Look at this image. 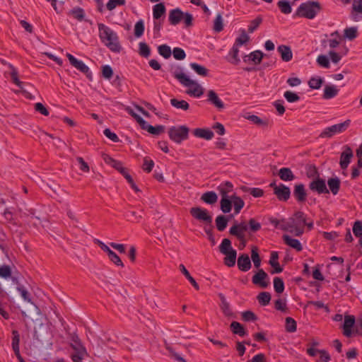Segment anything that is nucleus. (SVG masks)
I'll return each mask as SVG.
<instances>
[{
    "label": "nucleus",
    "mask_w": 362,
    "mask_h": 362,
    "mask_svg": "<svg viewBox=\"0 0 362 362\" xmlns=\"http://www.w3.org/2000/svg\"><path fill=\"white\" fill-rule=\"evenodd\" d=\"M351 124L350 119H346L344 122L334 124L326 127L320 134L321 138H331L336 134H340L345 132Z\"/></svg>",
    "instance_id": "4"
},
{
    "label": "nucleus",
    "mask_w": 362,
    "mask_h": 362,
    "mask_svg": "<svg viewBox=\"0 0 362 362\" xmlns=\"http://www.w3.org/2000/svg\"><path fill=\"white\" fill-rule=\"evenodd\" d=\"M201 200L208 204H214L218 201V196L214 191H208L202 194Z\"/></svg>",
    "instance_id": "24"
},
{
    "label": "nucleus",
    "mask_w": 362,
    "mask_h": 362,
    "mask_svg": "<svg viewBox=\"0 0 362 362\" xmlns=\"http://www.w3.org/2000/svg\"><path fill=\"white\" fill-rule=\"evenodd\" d=\"M317 62L320 66L324 68L328 69L330 66V63L328 57L324 54H321L317 57Z\"/></svg>",
    "instance_id": "61"
},
{
    "label": "nucleus",
    "mask_w": 362,
    "mask_h": 362,
    "mask_svg": "<svg viewBox=\"0 0 362 362\" xmlns=\"http://www.w3.org/2000/svg\"><path fill=\"white\" fill-rule=\"evenodd\" d=\"M189 212L190 214L197 220L209 224L212 223V217L205 209H202L199 206L192 207L190 209Z\"/></svg>",
    "instance_id": "6"
},
{
    "label": "nucleus",
    "mask_w": 362,
    "mask_h": 362,
    "mask_svg": "<svg viewBox=\"0 0 362 362\" xmlns=\"http://www.w3.org/2000/svg\"><path fill=\"white\" fill-rule=\"evenodd\" d=\"M193 134L198 138L210 140L214 137V132L209 129L197 128L194 129Z\"/></svg>",
    "instance_id": "21"
},
{
    "label": "nucleus",
    "mask_w": 362,
    "mask_h": 362,
    "mask_svg": "<svg viewBox=\"0 0 362 362\" xmlns=\"http://www.w3.org/2000/svg\"><path fill=\"white\" fill-rule=\"evenodd\" d=\"M251 259L254 263V266L256 268H259L261 264V259L258 254L257 247L252 248V252H251Z\"/></svg>",
    "instance_id": "56"
},
{
    "label": "nucleus",
    "mask_w": 362,
    "mask_h": 362,
    "mask_svg": "<svg viewBox=\"0 0 362 362\" xmlns=\"http://www.w3.org/2000/svg\"><path fill=\"white\" fill-rule=\"evenodd\" d=\"M247 230V226L245 222H241L239 224H235L229 230L230 235L237 237L240 240L245 238V232Z\"/></svg>",
    "instance_id": "11"
},
{
    "label": "nucleus",
    "mask_w": 362,
    "mask_h": 362,
    "mask_svg": "<svg viewBox=\"0 0 362 362\" xmlns=\"http://www.w3.org/2000/svg\"><path fill=\"white\" fill-rule=\"evenodd\" d=\"M294 218L298 226H305L306 224V218L303 212L297 211L294 214Z\"/></svg>",
    "instance_id": "60"
},
{
    "label": "nucleus",
    "mask_w": 362,
    "mask_h": 362,
    "mask_svg": "<svg viewBox=\"0 0 362 362\" xmlns=\"http://www.w3.org/2000/svg\"><path fill=\"white\" fill-rule=\"evenodd\" d=\"M250 40V37L245 33V30H243L240 35L236 38L234 45L237 47H240L245 43H247Z\"/></svg>",
    "instance_id": "53"
},
{
    "label": "nucleus",
    "mask_w": 362,
    "mask_h": 362,
    "mask_svg": "<svg viewBox=\"0 0 362 362\" xmlns=\"http://www.w3.org/2000/svg\"><path fill=\"white\" fill-rule=\"evenodd\" d=\"M330 36L332 37V39L327 40H323L322 45L326 46V44L328 43L329 47L332 49L336 48L340 44L341 40V36L340 35L338 31H334L330 34Z\"/></svg>",
    "instance_id": "20"
},
{
    "label": "nucleus",
    "mask_w": 362,
    "mask_h": 362,
    "mask_svg": "<svg viewBox=\"0 0 362 362\" xmlns=\"http://www.w3.org/2000/svg\"><path fill=\"white\" fill-rule=\"evenodd\" d=\"M170 104L173 107H175L176 109L182 110L184 111H187L189 108V103L184 100H178L176 98H172L170 100Z\"/></svg>",
    "instance_id": "35"
},
{
    "label": "nucleus",
    "mask_w": 362,
    "mask_h": 362,
    "mask_svg": "<svg viewBox=\"0 0 362 362\" xmlns=\"http://www.w3.org/2000/svg\"><path fill=\"white\" fill-rule=\"evenodd\" d=\"M232 332L235 334H238L240 337L247 335V332L243 326L238 322L233 321L230 325Z\"/></svg>",
    "instance_id": "31"
},
{
    "label": "nucleus",
    "mask_w": 362,
    "mask_h": 362,
    "mask_svg": "<svg viewBox=\"0 0 362 362\" xmlns=\"http://www.w3.org/2000/svg\"><path fill=\"white\" fill-rule=\"evenodd\" d=\"M309 188L318 194H329V191L326 186L325 180L317 176V178L311 181L309 184Z\"/></svg>",
    "instance_id": "8"
},
{
    "label": "nucleus",
    "mask_w": 362,
    "mask_h": 362,
    "mask_svg": "<svg viewBox=\"0 0 362 362\" xmlns=\"http://www.w3.org/2000/svg\"><path fill=\"white\" fill-rule=\"evenodd\" d=\"M229 219L223 215H219L216 218V226L219 231H223L226 229Z\"/></svg>",
    "instance_id": "39"
},
{
    "label": "nucleus",
    "mask_w": 362,
    "mask_h": 362,
    "mask_svg": "<svg viewBox=\"0 0 362 362\" xmlns=\"http://www.w3.org/2000/svg\"><path fill=\"white\" fill-rule=\"evenodd\" d=\"M257 298L259 304L264 306L269 303L270 300H271V295L269 293L264 291V292H261L257 296Z\"/></svg>",
    "instance_id": "46"
},
{
    "label": "nucleus",
    "mask_w": 362,
    "mask_h": 362,
    "mask_svg": "<svg viewBox=\"0 0 362 362\" xmlns=\"http://www.w3.org/2000/svg\"><path fill=\"white\" fill-rule=\"evenodd\" d=\"M98 28L101 41L111 50H113L112 32L111 29L103 24H99Z\"/></svg>",
    "instance_id": "5"
},
{
    "label": "nucleus",
    "mask_w": 362,
    "mask_h": 362,
    "mask_svg": "<svg viewBox=\"0 0 362 362\" xmlns=\"http://www.w3.org/2000/svg\"><path fill=\"white\" fill-rule=\"evenodd\" d=\"M185 13L182 12L180 8H175L169 12L168 21L173 25H176L180 23L183 18Z\"/></svg>",
    "instance_id": "14"
},
{
    "label": "nucleus",
    "mask_w": 362,
    "mask_h": 362,
    "mask_svg": "<svg viewBox=\"0 0 362 362\" xmlns=\"http://www.w3.org/2000/svg\"><path fill=\"white\" fill-rule=\"evenodd\" d=\"M139 46V54L144 57H148L151 54V50L148 45L145 42H140Z\"/></svg>",
    "instance_id": "59"
},
{
    "label": "nucleus",
    "mask_w": 362,
    "mask_h": 362,
    "mask_svg": "<svg viewBox=\"0 0 362 362\" xmlns=\"http://www.w3.org/2000/svg\"><path fill=\"white\" fill-rule=\"evenodd\" d=\"M69 13L79 21H81L84 18V11L80 7L74 8Z\"/></svg>",
    "instance_id": "48"
},
{
    "label": "nucleus",
    "mask_w": 362,
    "mask_h": 362,
    "mask_svg": "<svg viewBox=\"0 0 362 362\" xmlns=\"http://www.w3.org/2000/svg\"><path fill=\"white\" fill-rule=\"evenodd\" d=\"M342 150L343 151L340 155L339 165L340 168L344 170L348 168L351 163V160L354 157V153L351 148L348 145L344 146Z\"/></svg>",
    "instance_id": "7"
},
{
    "label": "nucleus",
    "mask_w": 362,
    "mask_h": 362,
    "mask_svg": "<svg viewBox=\"0 0 362 362\" xmlns=\"http://www.w3.org/2000/svg\"><path fill=\"white\" fill-rule=\"evenodd\" d=\"M208 100L218 109H223L224 107L223 103L213 90H210L208 92Z\"/></svg>",
    "instance_id": "22"
},
{
    "label": "nucleus",
    "mask_w": 362,
    "mask_h": 362,
    "mask_svg": "<svg viewBox=\"0 0 362 362\" xmlns=\"http://www.w3.org/2000/svg\"><path fill=\"white\" fill-rule=\"evenodd\" d=\"M238 269L242 272H247L250 269L252 264L250 259L247 254H241L238 259Z\"/></svg>",
    "instance_id": "16"
},
{
    "label": "nucleus",
    "mask_w": 362,
    "mask_h": 362,
    "mask_svg": "<svg viewBox=\"0 0 362 362\" xmlns=\"http://www.w3.org/2000/svg\"><path fill=\"white\" fill-rule=\"evenodd\" d=\"M274 194L279 201H287L291 196L290 188L284 184H280L274 187Z\"/></svg>",
    "instance_id": "10"
},
{
    "label": "nucleus",
    "mask_w": 362,
    "mask_h": 362,
    "mask_svg": "<svg viewBox=\"0 0 362 362\" xmlns=\"http://www.w3.org/2000/svg\"><path fill=\"white\" fill-rule=\"evenodd\" d=\"M277 5L281 11L284 14H289L292 11V8L290 4L286 1H279Z\"/></svg>",
    "instance_id": "50"
},
{
    "label": "nucleus",
    "mask_w": 362,
    "mask_h": 362,
    "mask_svg": "<svg viewBox=\"0 0 362 362\" xmlns=\"http://www.w3.org/2000/svg\"><path fill=\"white\" fill-rule=\"evenodd\" d=\"M353 233L354 235L357 238H362V221H356L354 222L353 228Z\"/></svg>",
    "instance_id": "58"
},
{
    "label": "nucleus",
    "mask_w": 362,
    "mask_h": 362,
    "mask_svg": "<svg viewBox=\"0 0 362 362\" xmlns=\"http://www.w3.org/2000/svg\"><path fill=\"white\" fill-rule=\"evenodd\" d=\"M284 96L288 103H295L300 100V97L296 93L289 90L286 91Z\"/></svg>",
    "instance_id": "62"
},
{
    "label": "nucleus",
    "mask_w": 362,
    "mask_h": 362,
    "mask_svg": "<svg viewBox=\"0 0 362 362\" xmlns=\"http://www.w3.org/2000/svg\"><path fill=\"white\" fill-rule=\"evenodd\" d=\"M293 196L298 202H303L305 201L307 194L303 184H296L294 186Z\"/></svg>",
    "instance_id": "17"
},
{
    "label": "nucleus",
    "mask_w": 362,
    "mask_h": 362,
    "mask_svg": "<svg viewBox=\"0 0 362 362\" xmlns=\"http://www.w3.org/2000/svg\"><path fill=\"white\" fill-rule=\"evenodd\" d=\"M320 10L321 6L319 2L308 1L299 6L296 15L308 19H313Z\"/></svg>",
    "instance_id": "2"
},
{
    "label": "nucleus",
    "mask_w": 362,
    "mask_h": 362,
    "mask_svg": "<svg viewBox=\"0 0 362 362\" xmlns=\"http://www.w3.org/2000/svg\"><path fill=\"white\" fill-rule=\"evenodd\" d=\"M86 354L85 348H79L78 352H75L71 355V358L74 362H81L84 356Z\"/></svg>",
    "instance_id": "49"
},
{
    "label": "nucleus",
    "mask_w": 362,
    "mask_h": 362,
    "mask_svg": "<svg viewBox=\"0 0 362 362\" xmlns=\"http://www.w3.org/2000/svg\"><path fill=\"white\" fill-rule=\"evenodd\" d=\"M179 268H180V272L188 279V281L192 284V285L194 286V288L196 290H199V286L196 282L194 279L190 275L189 272L187 271V269L185 268V267L183 264H180Z\"/></svg>",
    "instance_id": "42"
},
{
    "label": "nucleus",
    "mask_w": 362,
    "mask_h": 362,
    "mask_svg": "<svg viewBox=\"0 0 362 362\" xmlns=\"http://www.w3.org/2000/svg\"><path fill=\"white\" fill-rule=\"evenodd\" d=\"M233 249L231 246V242L228 238H224L219 246V250L222 254H226Z\"/></svg>",
    "instance_id": "47"
},
{
    "label": "nucleus",
    "mask_w": 362,
    "mask_h": 362,
    "mask_svg": "<svg viewBox=\"0 0 362 362\" xmlns=\"http://www.w3.org/2000/svg\"><path fill=\"white\" fill-rule=\"evenodd\" d=\"M218 190L221 197H229L228 194L233 189V185L230 182H224L218 187Z\"/></svg>",
    "instance_id": "23"
},
{
    "label": "nucleus",
    "mask_w": 362,
    "mask_h": 362,
    "mask_svg": "<svg viewBox=\"0 0 362 362\" xmlns=\"http://www.w3.org/2000/svg\"><path fill=\"white\" fill-rule=\"evenodd\" d=\"M179 69H180V68H177V70L173 71V76L184 86L189 88L186 90V93L195 98L201 97L204 92V88L196 81L190 79L185 74L178 71Z\"/></svg>",
    "instance_id": "1"
},
{
    "label": "nucleus",
    "mask_w": 362,
    "mask_h": 362,
    "mask_svg": "<svg viewBox=\"0 0 362 362\" xmlns=\"http://www.w3.org/2000/svg\"><path fill=\"white\" fill-rule=\"evenodd\" d=\"M224 255H226L224 258V264L229 267L235 266L237 256L236 250L231 249L230 252Z\"/></svg>",
    "instance_id": "32"
},
{
    "label": "nucleus",
    "mask_w": 362,
    "mask_h": 362,
    "mask_svg": "<svg viewBox=\"0 0 362 362\" xmlns=\"http://www.w3.org/2000/svg\"><path fill=\"white\" fill-rule=\"evenodd\" d=\"M274 288L277 293H281L284 291V283L279 277L274 279Z\"/></svg>",
    "instance_id": "55"
},
{
    "label": "nucleus",
    "mask_w": 362,
    "mask_h": 362,
    "mask_svg": "<svg viewBox=\"0 0 362 362\" xmlns=\"http://www.w3.org/2000/svg\"><path fill=\"white\" fill-rule=\"evenodd\" d=\"M115 170H117L128 182H132V177L131 176L129 170L124 166L119 161L115 160Z\"/></svg>",
    "instance_id": "26"
},
{
    "label": "nucleus",
    "mask_w": 362,
    "mask_h": 362,
    "mask_svg": "<svg viewBox=\"0 0 362 362\" xmlns=\"http://www.w3.org/2000/svg\"><path fill=\"white\" fill-rule=\"evenodd\" d=\"M240 189L244 192H249L254 197H261L264 194V191L262 189L257 187L250 188L246 186H242Z\"/></svg>",
    "instance_id": "41"
},
{
    "label": "nucleus",
    "mask_w": 362,
    "mask_h": 362,
    "mask_svg": "<svg viewBox=\"0 0 362 362\" xmlns=\"http://www.w3.org/2000/svg\"><path fill=\"white\" fill-rule=\"evenodd\" d=\"M355 324V317L354 315H345L343 325V334L346 337L352 335V327Z\"/></svg>",
    "instance_id": "13"
},
{
    "label": "nucleus",
    "mask_w": 362,
    "mask_h": 362,
    "mask_svg": "<svg viewBox=\"0 0 362 362\" xmlns=\"http://www.w3.org/2000/svg\"><path fill=\"white\" fill-rule=\"evenodd\" d=\"M327 185L329 189V191L330 190L334 195L338 194L341 185L340 180L338 177L329 178L327 180Z\"/></svg>",
    "instance_id": "27"
},
{
    "label": "nucleus",
    "mask_w": 362,
    "mask_h": 362,
    "mask_svg": "<svg viewBox=\"0 0 362 362\" xmlns=\"http://www.w3.org/2000/svg\"><path fill=\"white\" fill-rule=\"evenodd\" d=\"M12 348L15 354L20 357V349H19V342H20V334L17 330H13L12 332Z\"/></svg>",
    "instance_id": "38"
},
{
    "label": "nucleus",
    "mask_w": 362,
    "mask_h": 362,
    "mask_svg": "<svg viewBox=\"0 0 362 362\" xmlns=\"http://www.w3.org/2000/svg\"><path fill=\"white\" fill-rule=\"evenodd\" d=\"M283 240L287 245L297 251H301L303 250V247L298 240L292 238L288 235H284Z\"/></svg>",
    "instance_id": "25"
},
{
    "label": "nucleus",
    "mask_w": 362,
    "mask_h": 362,
    "mask_svg": "<svg viewBox=\"0 0 362 362\" xmlns=\"http://www.w3.org/2000/svg\"><path fill=\"white\" fill-rule=\"evenodd\" d=\"M239 47H237L233 45L232 49L229 52L228 61L232 64L237 65L240 62V58L238 57L239 54Z\"/></svg>",
    "instance_id": "29"
},
{
    "label": "nucleus",
    "mask_w": 362,
    "mask_h": 362,
    "mask_svg": "<svg viewBox=\"0 0 362 362\" xmlns=\"http://www.w3.org/2000/svg\"><path fill=\"white\" fill-rule=\"evenodd\" d=\"M323 83V79L320 76L312 77L309 81V87L312 89H320Z\"/></svg>",
    "instance_id": "45"
},
{
    "label": "nucleus",
    "mask_w": 362,
    "mask_h": 362,
    "mask_svg": "<svg viewBox=\"0 0 362 362\" xmlns=\"http://www.w3.org/2000/svg\"><path fill=\"white\" fill-rule=\"evenodd\" d=\"M66 57L74 67L83 74H87L89 73V68L82 61L77 59L69 53H66Z\"/></svg>",
    "instance_id": "12"
},
{
    "label": "nucleus",
    "mask_w": 362,
    "mask_h": 362,
    "mask_svg": "<svg viewBox=\"0 0 362 362\" xmlns=\"http://www.w3.org/2000/svg\"><path fill=\"white\" fill-rule=\"evenodd\" d=\"M232 199L230 197H221V202H220V206L221 210L224 214L229 213L231 211L232 209Z\"/></svg>",
    "instance_id": "34"
},
{
    "label": "nucleus",
    "mask_w": 362,
    "mask_h": 362,
    "mask_svg": "<svg viewBox=\"0 0 362 362\" xmlns=\"http://www.w3.org/2000/svg\"><path fill=\"white\" fill-rule=\"evenodd\" d=\"M223 28V19L221 14H218L214 20V30L216 32H221Z\"/></svg>",
    "instance_id": "63"
},
{
    "label": "nucleus",
    "mask_w": 362,
    "mask_h": 362,
    "mask_svg": "<svg viewBox=\"0 0 362 362\" xmlns=\"http://www.w3.org/2000/svg\"><path fill=\"white\" fill-rule=\"evenodd\" d=\"M144 32V23L143 20L137 21L134 25V35L136 37H140Z\"/></svg>",
    "instance_id": "51"
},
{
    "label": "nucleus",
    "mask_w": 362,
    "mask_h": 362,
    "mask_svg": "<svg viewBox=\"0 0 362 362\" xmlns=\"http://www.w3.org/2000/svg\"><path fill=\"white\" fill-rule=\"evenodd\" d=\"M218 296H219L220 300L221 301L220 307H221V309L223 311V314L226 316H228V317L232 316L233 315V313H232V311L230 310V305L227 302L225 296L222 293H219Z\"/></svg>",
    "instance_id": "33"
},
{
    "label": "nucleus",
    "mask_w": 362,
    "mask_h": 362,
    "mask_svg": "<svg viewBox=\"0 0 362 362\" xmlns=\"http://www.w3.org/2000/svg\"><path fill=\"white\" fill-rule=\"evenodd\" d=\"M358 36L356 27L347 28L344 31V37L349 40H353Z\"/></svg>",
    "instance_id": "44"
},
{
    "label": "nucleus",
    "mask_w": 362,
    "mask_h": 362,
    "mask_svg": "<svg viewBox=\"0 0 362 362\" xmlns=\"http://www.w3.org/2000/svg\"><path fill=\"white\" fill-rule=\"evenodd\" d=\"M230 198L232 199L233 204L234 206L235 213V214H238L245 205L244 201L235 194L230 195Z\"/></svg>",
    "instance_id": "40"
},
{
    "label": "nucleus",
    "mask_w": 362,
    "mask_h": 362,
    "mask_svg": "<svg viewBox=\"0 0 362 362\" xmlns=\"http://www.w3.org/2000/svg\"><path fill=\"white\" fill-rule=\"evenodd\" d=\"M158 53L165 59H168L172 54L170 47L167 45H161L158 47Z\"/></svg>",
    "instance_id": "52"
},
{
    "label": "nucleus",
    "mask_w": 362,
    "mask_h": 362,
    "mask_svg": "<svg viewBox=\"0 0 362 362\" xmlns=\"http://www.w3.org/2000/svg\"><path fill=\"white\" fill-rule=\"evenodd\" d=\"M166 8L163 3H159L153 6V16L156 20L159 19L165 13Z\"/></svg>",
    "instance_id": "37"
},
{
    "label": "nucleus",
    "mask_w": 362,
    "mask_h": 362,
    "mask_svg": "<svg viewBox=\"0 0 362 362\" xmlns=\"http://www.w3.org/2000/svg\"><path fill=\"white\" fill-rule=\"evenodd\" d=\"M189 132V129L185 125L171 127L168 129V136L173 141L181 144L183 141L188 139Z\"/></svg>",
    "instance_id": "3"
},
{
    "label": "nucleus",
    "mask_w": 362,
    "mask_h": 362,
    "mask_svg": "<svg viewBox=\"0 0 362 362\" xmlns=\"http://www.w3.org/2000/svg\"><path fill=\"white\" fill-rule=\"evenodd\" d=\"M277 50L284 62H288L292 59L293 53L289 46L284 45H279L277 47Z\"/></svg>",
    "instance_id": "19"
},
{
    "label": "nucleus",
    "mask_w": 362,
    "mask_h": 362,
    "mask_svg": "<svg viewBox=\"0 0 362 362\" xmlns=\"http://www.w3.org/2000/svg\"><path fill=\"white\" fill-rule=\"evenodd\" d=\"M281 180L284 181H292L295 179V175H293L291 170L288 168H282L279 170L278 173Z\"/></svg>",
    "instance_id": "28"
},
{
    "label": "nucleus",
    "mask_w": 362,
    "mask_h": 362,
    "mask_svg": "<svg viewBox=\"0 0 362 362\" xmlns=\"http://www.w3.org/2000/svg\"><path fill=\"white\" fill-rule=\"evenodd\" d=\"M286 330L288 332H294L296 330V322L292 317L286 318Z\"/></svg>",
    "instance_id": "57"
},
{
    "label": "nucleus",
    "mask_w": 362,
    "mask_h": 362,
    "mask_svg": "<svg viewBox=\"0 0 362 362\" xmlns=\"http://www.w3.org/2000/svg\"><path fill=\"white\" fill-rule=\"evenodd\" d=\"M281 224L280 225V228L283 230L289 231L290 233H293V228L296 225V220L294 218H290L288 221L285 219L281 220Z\"/></svg>",
    "instance_id": "36"
},
{
    "label": "nucleus",
    "mask_w": 362,
    "mask_h": 362,
    "mask_svg": "<svg viewBox=\"0 0 362 362\" xmlns=\"http://www.w3.org/2000/svg\"><path fill=\"white\" fill-rule=\"evenodd\" d=\"M173 54L174 58L177 60H182L186 57L185 51L180 47L174 48L173 50Z\"/></svg>",
    "instance_id": "64"
},
{
    "label": "nucleus",
    "mask_w": 362,
    "mask_h": 362,
    "mask_svg": "<svg viewBox=\"0 0 362 362\" xmlns=\"http://www.w3.org/2000/svg\"><path fill=\"white\" fill-rule=\"evenodd\" d=\"M247 119L252 122V123L258 125V126H267V122L260 117L255 115H250L245 117Z\"/></svg>",
    "instance_id": "54"
},
{
    "label": "nucleus",
    "mask_w": 362,
    "mask_h": 362,
    "mask_svg": "<svg viewBox=\"0 0 362 362\" xmlns=\"http://www.w3.org/2000/svg\"><path fill=\"white\" fill-rule=\"evenodd\" d=\"M252 281L254 284L259 286L263 288H267L269 285L268 274L262 269H259L252 276Z\"/></svg>",
    "instance_id": "9"
},
{
    "label": "nucleus",
    "mask_w": 362,
    "mask_h": 362,
    "mask_svg": "<svg viewBox=\"0 0 362 362\" xmlns=\"http://www.w3.org/2000/svg\"><path fill=\"white\" fill-rule=\"evenodd\" d=\"M279 255L277 252H272L271 254L270 259H269V264L273 268L272 270H271V274H279L281 273L283 271V267L280 266L279 262Z\"/></svg>",
    "instance_id": "18"
},
{
    "label": "nucleus",
    "mask_w": 362,
    "mask_h": 362,
    "mask_svg": "<svg viewBox=\"0 0 362 362\" xmlns=\"http://www.w3.org/2000/svg\"><path fill=\"white\" fill-rule=\"evenodd\" d=\"M339 93V89L335 86L327 85L324 89L323 98L328 100L334 98Z\"/></svg>",
    "instance_id": "30"
},
{
    "label": "nucleus",
    "mask_w": 362,
    "mask_h": 362,
    "mask_svg": "<svg viewBox=\"0 0 362 362\" xmlns=\"http://www.w3.org/2000/svg\"><path fill=\"white\" fill-rule=\"evenodd\" d=\"M189 66L198 75L202 76H206L208 75L209 71L204 66L197 63H191Z\"/></svg>",
    "instance_id": "43"
},
{
    "label": "nucleus",
    "mask_w": 362,
    "mask_h": 362,
    "mask_svg": "<svg viewBox=\"0 0 362 362\" xmlns=\"http://www.w3.org/2000/svg\"><path fill=\"white\" fill-rule=\"evenodd\" d=\"M264 57V54L260 50H256L254 52H252L249 54L245 55L243 58L244 62H247L249 61H251L254 64H259L262 60V58Z\"/></svg>",
    "instance_id": "15"
}]
</instances>
